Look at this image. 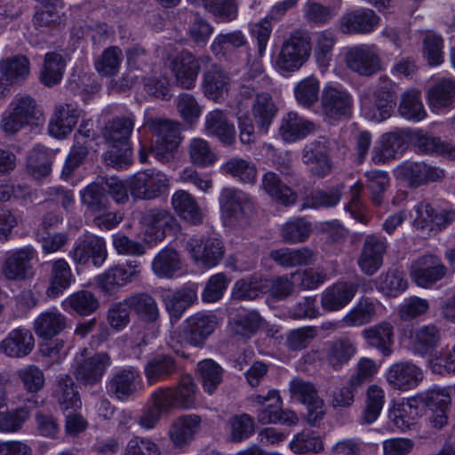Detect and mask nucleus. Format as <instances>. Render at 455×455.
Listing matches in <instances>:
<instances>
[{"label": "nucleus", "instance_id": "58836bf2", "mask_svg": "<svg viewBox=\"0 0 455 455\" xmlns=\"http://www.w3.org/2000/svg\"><path fill=\"white\" fill-rule=\"evenodd\" d=\"M172 204L178 215L184 220L198 225L203 222V213L191 194L185 190L176 191L172 197Z\"/></svg>", "mask_w": 455, "mask_h": 455}, {"label": "nucleus", "instance_id": "69168bd1", "mask_svg": "<svg viewBox=\"0 0 455 455\" xmlns=\"http://www.w3.org/2000/svg\"><path fill=\"white\" fill-rule=\"evenodd\" d=\"M178 408L190 409L196 399L197 387L190 375H183L178 385L172 387Z\"/></svg>", "mask_w": 455, "mask_h": 455}, {"label": "nucleus", "instance_id": "338daca9", "mask_svg": "<svg viewBox=\"0 0 455 455\" xmlns=\"http://www.w3.org/2000/svg\"><path fill=\"white\" fill-rule=\"evenodd\" d=\"M366 187L371 194V200L374 205H380L384 200V194L387 190L390 179L386 172L371 171L366 173Z\"/></svg>", "mask_w": 455, "mask_h": 455}, {"label": "nucleus", "instance_id": "864d4df0", "mask_svg": "<svg viewBox=\"0 0 455 455\" xmlns=\"http://www.w3.org/2000/svg\"><path fill=\"white\" fill-rule=\"evenodd\" d=\"M81 201L92 214L105 212L109 206L105 188L97 183H91L81 191Z\"/></svg>", "mask_w": 455, "mask_h": 455}, {"label": "nucleus", "instance_id": "5701e85b", "mask_svg": "<svg viewBox=\"0 0 455 455\" xmlns=\"http://www.w3.org/2000/svg\"><path fill=\"white\" fill-rule=\"evenodd\" d=\"M441 340L442 331L434 323L418 326L410 331L411 349L421 355H431L440 346Z\"/></svg>", "mask_w": 455, "mask_h": 455}, {"label": "nucleus", "instance_id": "473e14b6", "mask_svg": "<svg viewBox=\"0 0 455 455\" xmlns=\"http://www.w3.org/2000/svg\"><path fill=\"white\" fill-rule=\"evenodd\" d=\"M205 131L217 137L224 145L230 146L235 141V126L220 109H214L206 115Z\"/></svg>", "mask_w": 455, "mask_h": 455}, {"label": "nucleus", "instance_id": "dca6fc26", "mask_svg": "<svg viewBox=\"0 0 455 455\" xmlns=\"http://www.w3.org/2000/svg\"><path fill=\"white\" fill-rule=\"evenodd\" d=\"M408 132L404 130H394L380 136L371 153L375 164H385L400 156L406 149Z\"/></svg>", "mask_w": 455, "mask_h": 455}, {"label": "nucleus", "instance_id": "b1692460", "mask_svg": "<svg viewBox=\"0 0 455 455\" xmlns=\"http://www.w3.org/2000/svg\"><path fill=\"white\" fill-rule=\"evenodd\" d=\"M379 19L371 9L346 12L340 19L339 28L344 34H368L379 24Z\"/></svg>", "mask_w": 455, "mask_h": 455}, {"label": "nucleus", "instance_id": "c756f323", "mask_svg": "<svg viewBox=\"0 0 455 455\" xmlns=\"http://www.w3.org/2000/svg\"><path fill=\"white\" fill-rule=\"evenodd\" d=\"M34 337L28 329L18 328L12 330L2 340L0 351L9 357L20 358L28 355L34 348Z\"/></svg>", "mask_w": 455, "mask_h": 455}, {"label": "nucleus", "instance_id": "052dcab7", "mask_svg": "<svg viewBox=\"0 0 455 455\" xmlns=\"http://www.w3.org/2000/svg\"><path fill=\"white\" fill-rule=\"evenodd\" d=\"M64 305L80 315H89L99 308L100 302L92 292L81 290L67 298Z\"/></svg>", "mask_w": 455, "mask_h": 455}, {"label": "nucleus", "instance_id": "09e8293b", "mask_svg": "<svg viewBox=\"0 0 455 455\" xmlns=\"http://www.w3.org/2000/svg\"><path fill=\"white\" fill-rule=\"evenodd\" d=\"M262 187L270 196L285 206L294 204L297 200L296 193L283 184L274 172H267L264 175Z\"/></svg>", "mask_w": 455, "mask_h": 455}, {"label": "nucleus", "instance_id": "7c9ffc66", "mask_svg": "<svg viewBox=\"0 0 455 455\" xmlns=\"http://www.w3.org/2000/svg\"><path fill=\"white\" fill-rule=\"evenodd\" d=\"M80 114L81 111L71 103L56 105L54 120L49 124V132L56 138H65L76 124Z\"/></svg>", "mask_w": 455, "mask_h": 455}, {"label": "nucleus", "instance_id": "e433bc0d", "mask_svg": "<svg viewBox=\"0 0 455 455\" xmlns=\"http://www.w3.org/2000/svg\"><path fill=\"white\" fill-rule=\"evenodd\" d=\"M67 327V317L58 310H48L41 313L34 323L36 335L50 339L60 333Z\"/></svg>", "mask_w": 455, "mask_h": 455}, {"label": "nucleus", "instance_id": "f257e3e1", "mask_svg": "<svg viewBox=\"0 0 455 455\" xmlns=\"http://www.w3.org/2000/svg\"><path fill=\"white\" fill-rule=\"evenodd\" d=\"M395 100V84L388 78L381 77L374 92L361 94V114L369 121L383 122L391 116Z\"/></svg>", "mask_w": 455, "mask_h": 455}, {"label": "nucleus", "instance_id": "412c9836", "mask_svg": "<svg viewBox=\"0 0 455 455\" xmlns=\"http://www.w3.org/2000/svg\"><path fill=\"white\" fill-rule=\"evenodd\" d=\"M387 381L395 389L406 391L416 387L423 379V372L409 362L392 364L387 371Z\"/></svg>", "mask_w": 455, "mask_h": 455}, {"label": "nucleus", "instance_id": "aec40b11", "mask_svg": "<svg viewBox=\"0 0 455 455\" xmlns=\"http://www.w3.org/2000/svg\"><path fill=\"white\" fill-rule=\"evenodd\" d=\"M395 173L397 177L406 180L411 186H420L427 182L440 180L444 172L443 170L433 167L425 163L404 162L400 164Z\"/></svg>", "mask_w": 455, "mask_h": 455}, {"label": "nucleus", "instance_id": "de8ad7c7", "mask_svg": "<svg viewBox=\"0 0 455 455\" xmlns=\"http://www.w3.org/2000/svg\"><path fill=\"white\" fill-rule=\"evenodd\" d=\"M454 99L455 82L451 79L440 80L428 91L429 105L435 112L451 106Z\"/></svg>", "mask_w": 455, "mask_h": 455}, {"label": "nucleus", "instance_id": "72a5a7b5", "mask_svg": "<svg viewBox=\"0 0 455 455\" xmlns=\"http://www.w3.org/2000/svg\"><path fill=\"white\" fill-rule=\"evenodd\" d=\"M362 334L368 345L379 350L384 356L391 355L394 327L390 323L381 322L363 330Z\"/></svg>", "mask_w": 455, "mask_h": 455}, {"label": "nucleus", "instance_id": "4be33fe9", "mask_svg": "<svg viewBox=\"0 0 455 455\" xmlns=\"http://www.w3.org/2000/svg\"><path fill=\"white\" fill-rule=\"evenodd\" d=\"M135 124L132 113L116 116L107 122L102 129V136L111 148H124L128 145Z\"/></svg>", "mask_w": 455, "mask_h": 455}, {"label": "nucleus", "instance_id": "2f4dec72", "mask_svg": "<svg viewBox=\"0 0 455 455\" xmlns=\"http://www.w3.org/2000/svg\"><path fill=\"white\" fill-rule=\"evenodd\" d=\"M315 124L298 113L291 111L285 115L279 127V133L282 139L287 142H294L302 140L308 134L314 132Z\"/></svg>", "mask_w": 455, "mask_h": 455}, {"label": "nucleus", "instance_id": "c9c22d12", "mask_svg": "<svg viewBox=\"0 0 455 455\" xmlns=\"http://www.w3.org/2000/svg\"><path fill=\"white\" fill-rule=\"evenodd\" d=\"M52 395L62 411L76 410L81 406L79 393L72 378L68 374L57 377Z\"/></svg>", "mask_w": 455, "mask_h": 455}, {"label": "nucleus", "instance_id": "3c124183", "mask_svg": "<svg viewBox=\"0 0 455 455\" xmlns=\"http://www.w3.org/2000/svg\"><path fill=\"white\" fill-rule=\"evenodd\" d=\"M123 59V51L118 46H109L95 60L94 67L100 76H114L119 72Z\"/></svg>", "mask_w": 455, "mask_h": 455}, {"label": "nucleus", "instance_id": "774afa93", "mask_svg": "<svg viewBox=\"0 0 455 455\" xmlns=\"http://www.w3.org/2000/svg\"><path fill=\"white\" fill-rule=\"evenodd\" d=\"M289 391L292 399L304 405L321 398L315 386L299 377H295L290 381Z\"/></svg>", "mask_w": 455, "mask_h": 455}, {"label": "nucleus", "instance_id": "a18cd8bd", "mask_svg": "<svg viewBox=\"0 0 455 455\" xmlns=\"http://www.w3.org/2000/svg\"><path fill=\"white\" fill-rule=\"evenodd\" d=\"M180 268V255L171 247L161 250L152 261V269L158 277L172 278Z\"/></svg>", "mask_w": 455, "mask_h": 455}, {"label": "nucleus", "instance_id": "79ce46f5", "mask_svg": "<svg viewBox=\"0 0 455 455\" xmlns=\"http://www.w3.org/2000/svg\"><path fill=\"white\" fill-rule=\"evenodd\" d=\"M54 152L44 146H36L28 154L27 168L35 179L48 176L52 171Z\"/></svg>", "mask_w": 455, "mask_h": 455}, {"label": "nucleus", "instance_id": "1a4fd4ad", "mask_svg": "<svg viewBox=\"0 0 455 455\" xmlns=\"http://www.w3.org/2000/svg\"><path fill=\"white\" fill-rule=\"evenodd\" d=\"M140 223L145 228V236L149 243L162 242L168 234L179 229V223L173 214L163 208H150L141 216Z\"/></svg>", "mask_w": 455, "mask_h": 455}, {"label": "nucleus", "instance_id": "680f3d73", "mask_svg": "<svg viewBox=\"0 0 455 455\" xmlns=\"http://www.w3.org/2000/svg\"><path fill=\"white\" fill-rule=\"evenodd\" d=\"M188 155L193 164L199 167H207L217 161V156L208 141L201 138H195L188 145Z\"/></svg>", "mask_w": 455, "mask_h": 455}, {"label": "nucleus", "instance_id": "f8f14e48", "mask_svg": "<svg viewBox=\"0 0 455 455\" xmlns=\"http://www.w3.org/2000/svg\"><path fill=\"white\" fill-rule=\"evenodd\" d=\"M186 249L195 262L204 267L217 266L224 254L222 242L212 236L190 237L186 242Z\"/></svg>", "mask_w": 455, "mask_h": 455}, {"label": "nucleus", "instance_id": "0eeeda50", "mask_svg": "<svg viewBox=\"0 0 455 455\" xmlns=\"http://www.w3.org/2000/svg\"><path fill=\"white\" fill-rule=\"evenodd\" d=\"M354 99L347 90L332 85L325 86L321 95V112L331 121L348 119L352 116Z\"/></svg>", "mask_w": 455, "mask_h": 455}, {"label": "nucleus", "instance_id": "7ed1b4c3", "mask_svg": "<svg viewBox=\"0 0 455 455\" xmlns=\"http://www.w3.org/2000/svg\"><path fill=\"white\" fill-rule=\"evenodd\" d=\"M308 35L295 31L283 41L276 57L275 67L281 72L294 73L308 60L311 55Z\"/></svg>", "mask_w": 455, "mask_h": 455}, {"label": "nucleus", "instance_id": "f704fd0d", "mask_svg": "<svg viewBox=\"0 0 455 455\" xmlns=\"http://www.w3.org/2000/svg\"><path fill=\"white\" fill-rule=\"evenodd\" d=\"M230 77L220 66L212 65L204 73L203 90L205 97L217 101L228 92Z\"/></svg>", "mask_w": 455, "mask_h": 455}, {"label": "nucleus", "instance_id": "49530a36", "mask_svg": "<svg viewBox=\"0 0 455 455\" xmlns=\"http://www.w3.org/2000/svg\"><path fill=\"white\" fill-rule=\"evenodd\" d=\"M130 309L142 320L156 322L159 317V309L156 299L147 293H137L125 299Z\"/></svg>", "mask_w": 455, "mask_h": 455}, {"label": "nucleus", "instance_id": "9d476101", "mask_svg": "<svg viewBox=\"0 0 455 455\" xmlns=\"http://www.w3.org/2000/svg\"><path fill=\"white\" fill-rule=\"evenodd\" d=\"M447 272L448 268L441 258L433 253L419 256L410 267L411 279L422 288H429L441 281Z\"/></svg>", "mask_w": 455, "mask_h": 455}, {"label": "nucleus", "instance_id": "bb28decb", "mask_svg": "<svg viewBox=\"0 0 455 455\" xmlns=\"http://www.w3.org/2000/svg\"><path fill=\"white\" fill-rule=\"evenodd\" d=\"M328 140L325 138L305 146L302 152V161L309 165L311 172L317 177H323L331 171V165L327 157Z\"/></svg>", "mask_w": 455, "mask_h": 455}, {"label": "nucleus", "instance_id": "5fc2aeb1", "mask_svg": "<svg viewBox=\"0 0 455 455\" xmlns=\"http://www.w3.org/2000/svg\"><path fill=\"white\" fill-rule=\"evenodd\" d=\"M398 112L403 117L408 120H423L427 113L421 101L420 92L416 90H408L405 92L402 95Z\"/></svg>", "mask_w": 455, "mask_h": 455}, {"label": "nucleus", "instance_id": "4c0bfd02", "mask_svg": "<svg viewBox=\"0 0 455 455\" xmlns=\"http://www.w3.org/2000/svg\"><path fill=\"white\" fill-rule=\"evenodd\" d=\"M30 63L24 55H15L0 61L1 79L6 84H20L29 75Z\"/></svg>", "mask_w": 455, "mask_h": 455}, {"label": "nucleus", "instance_id": "9b49d317", "mask_svg": "<svg viewBox=\"0 0 455 455\" xmlns=\"http://www.w3.org/2000/svg\"><path fill=\"white\" fill-rule=\"evenodd\" d=\"M222 217L228 226L247 225L251 204L247 196L239 190L224 188L220 196Z\"/></svg>", "mask_w": 455, "mask_h": 455}, {"label": "nucleus", "instance_id": "6ab92c4d", "mask_svg": "<svg viewBox=\"0 0 455 455\" xmlns=\"http://www.w3.org/2000/svg\"><path fill=\"white\" fill-rule=\"evenodd\" d=\"M386 251L387 242L384 238L366 236L357 259L361 271L367 275L375 274L383 264Z\"/></svg>", "mask_w": 455, "mask_h": 455}, {"label": "nucleus", "instance_id": "a19ab883", "mask_svg": "<svg viewBox=\"0 0 455 455\" xmlns=\"http://www.w3.org/2000/svg\"><path fill=\"white\" fill-rule=\"evenodd\" d=\"M269 257L282 267H292L313 262L315 252L307 247L299 249L281 248L270 251Z\"/></svg>", "mask_w": 455, "mask_h": 455}, {"label": "nucleus", "instance_id": "4468645a", "mask_svg": "<svg viewBox=\"0 0 455 455\" xmlns=\"http://www.w3.org/2000/svg\"><path fill=\"white\" fill-rule=\"evenodd\" d=\"M112 364L110 355L106 352L77 361L74 368V377L83 386H95L101 382L108 368Z\"/></svg>", "mask_w": 455, "mask_h": 455}, {"label": "nucleus", "instance_id": "13d9d810", "mask_svg": "<svg viewBox=\"0 0 455 455\" xmlns=\"http://www.w3.org/2000/svg\"><path fill=\"white\" fill-rule=\"evenodd\" d=\"M319 92L320 82L314 76L303 78L294 87L295 99L304 108H310L318 101Z\"/></svg>", "mask_w": 455, "mask_h": 455}, {"label": "nucleus", "instance_id": "6e6d98bb", "mask_svg": "<svg viewBox=\"0 0 455 455\" xmlns=\"http://www.w3.org/2000/svg\"><path fill=\"white\" fill-rule=\"evenodd\" d=\"M281 407V397L276 390H270L267 395H258V421L276 423V415Z\"/></svg>", "mask_w": 455, "mask_h": 455}, {"label": "nucleus", "instance_id": "f3484780", "mask_svg": "<svg viewBox=\"0 0 455 455\" xmlns=\"http://www.w3.org/2000/svg\"><path fill=\"white\" fill-rule=\"evenodd\" d=\"M218 325L215 315L196 313L186 320L182 331L183 339L191 346L202 347Z\"/></svg>", "mask_w": 455, "mask_h": 455}, {"label": "nucleus", "instance_id": "37998d69", "mask_svg": "<svg viewBox=\"0 0 455 455\" xmlns=\"http://www.w3.org/2000/svg\"><path fill=\"white\" fill-rule=\"evenodd\" d=\"M73 280L71 268L64 259L51 263V284L47 289L49 297H58L69 287Z\"/></svg>", "mask_w": 455, "mask_h": 455}, {"label": "nucleus", "instance_id": "a211bd4d", "mask_svg": "<svg viewBox=\"0 0 455 455\" xmlns=\"http://www.w3.org/2000/svg\"><path fill=\"white\" fill-rule=\"evenodd\" d=\"M347 67L361 76H371L381 68L375 46L361 44L349 49L346 54Z\"/></svg>", "mask_w": 455, "mask_h": 455}, {"label": "nucleus", "instance_id": "c85d7f7f", "mask_svg": "<svg viewBox=\"0 0 455 455\" xmlns=\"http://www.w3.org/2000/svg\"><path fill=\"white\" fill-rule=\"evenodd\" d=\"M201 417L196 414L177 418L170 426L168 435L175 447H184L190 443L201 426Z\"/></svg>", "mask_w": 455, "mask_h": 455}, {"label": "nucleus", "instance_id": "393cba45", "mask_svg": "<svg viewBox=\"0 0 455 455\" xmlns=\"http://www.w3.org/2000/svg\"><path fill=\"white\" fill-rule=\"evenodd\" d=\"M178 369L175 357L168 354H158L147 361L144 375L148 385H155L172 378Z\"/></svg>", "mask_w": 455, "mask_h": 455}, {"label": "nucleus", "instance_id": "bf43d9fd", "mask_svg": "<svg viewBox=\"0 0 455 455\" xmlns=\"http://www.w3.org/2000/svg\"><path fill=\"white\" fill-rule=\"evenodd\" d=\"M311 232L310 222L304 218H295L283 225L281 236L286 243H299L306 241Z\"/></svg>", "mask_w": 455, "mask_h": 455}, {"label": "nucleus", "instance_id": "ddd939ff", "mask_svg": "<svg viewBox=\"0 0 455 455\" xmlns=\"http://www.w3.org/2000/svg\"><path fill=\"white\" fill-rule=\"evenodd\" d=\"M107 255L104 239L91 233H85L78 237L73 250L69 252L75 263L85 265L92 260L96 267L103 264Z\"/></svg>", "mask_w": 455, "mask_h": 455}, {"label": "nucleus", "instance_id": "f03ea898", "mask_svg": "<svg viewBox=\"0 0 455 455\" xmlns=\"http://www.w3.org/2000/svg\"><path fill=\"white\" fill-rule=\"evenodd\" d=\"M144 125L155 135L156 140L150 153L162 161H169L171 154L179 147L180 136V124L163 117H148Z\"/></svg>", "mask_w": 455, "mask_h": 455}, {"label": "nucleus", "instance_id": "cd10ccee", "mask_svg": "<svg viewBox=\"0 0 455 455\" xmlns=\"http://www.w3.org/2000/svg\"><path fill=\"white\" fill-rule=\"evenodd\" d=\"M358 285L352 282H339L327 288L322 294L321 305L325 311H337L346 307L357 292Z\"/></svg>", "mask_w": 455, "mask_h": 455}, {"label": "nucleus", "instance_id": "20e7f679", "mask_svg": "<svg viewBox=\"0 0 455 455\" xmlns=\"http://www.w3.org/2000/svg\"><path fill=\"white\" fill-rule=\"evenodd\" d=\"M41 116L36 100L28 95L17 96L4 114L0 127L7 135H13Z\"/></svg>", "mask_w": 455, "mask_h": 455}, {"label": "nucleus", "instance_id": "8fccbe9b", "mask_svg": "<svg viewBox=\"0 0 455 455\" xmlns=\"http://www.w3.org/2000/svg\"><path fill=\"white\" fill-rule=\"evenodd\" d=\"M376 315V305L369 298H362L355 306L342 318L345 326H360L370 323Z\"/></svg>", "mask_w": 455, "mask_h": 455}, {"label": "nucleus", "instance_id": "c03bdc74", "mask_svg": "<svg viewBox=\"0 0 455 455\" xmlns=\"http://www.w3.org/2000/svg\"><path fill=\"white\" fill-rule=\"evenodd\" d=\"M66 60L60 53L52 52L44 56V65L40 72V81L47 87L58 84L63 76Z\"/></svg>", "mask_w": 455, "mask_h": 455}, {"label": "nucleus", "instance_id": "0e129e2a", "mask_svg": "<svg viewBox=\"0 0 455 455\" xmlns=\"http://www.w3.org/2000/svg\"><path fill=\"white\" fill-rule=\"evenodd\" d=\"M197 370L202 379L203 387L205 392L212 395L217 387L222 382L223 370L212 359L201 361Z\"/></svg>", "mask_w": 455, "mask_h": 455}, {"label": "nucleus", "instance_id": "39448f33", "mask_svg": "<svg viewBox=\"0 0 455 455\" xmlns=\"http://www.w3.org/2000/svg\"><path fill=\"white\" fill-rule=\"evenodd\" d=\"M209 60L208 56L196 58L188 51H182L170 58L168 68L174 77V84L184 90L194 89L201 70V63H206Z\"/></svg>", "mask_w": 455, "mask_h": 455}, {"label": "nucleus", "instance_id": "6e6552de", "mask_svg": "<svg viewBox=\"0 0 455 455\" xmlns=\"http://www.w3.org/2000/svg\"><path fill=\"white\" fill-rule=\"evenodd\" d=\"M37 253L31 245L6 252L1 267L3 275L9 281H24L34 275L33 260Z\"/></svg>", "mask_w": 455, "mask_h": 455}, {"label": "nucleus", "instance_id": "a878e982", "mask_svg": "<svg viewBox=\"0 0 455 455\" xmlns=\"http://www.w3.org/2000/svg\"><path fill=\"white\" fill-rule=\"evenodd\" d=\"M197 299V285L189 283L165 295L164 306L171 320L178 321Z\"/></svg>", "mask_w": 455, "mask_h": 455}, {"label": "nucleus", "instance_id": "423d86ee", "mask_svg": "<svg viewBox=\"0 0 455 455\" xmlns=\"http://www.w3.org/2000/svg\"><path fill=\"white\" fill-rule=\"evenodd\" d=\"M128 187L133 198L153 200L164 194L169 187L168 177L160 171L139 172L128 180Z\"/></svg>", "mask_w": 455, "mask_h": 455}, {"label": "nucleus", "instance_id": "2eb2a0df", "mask_svg": "<svg viewBox=\"0 0 455 455\" xmlns=\"http://www.w3.org/2000/svg\"><path fill=\"white\" fill-rule=\"evenodd\" d=\"M140 385L141 377L139 370L128 366L115 371L107 381L106 387L110 396L124 402L140 390Z\"/></svg>", "mask_w": 455, "mask_h": 455}, {"label": "nucleus", "instance_id": "603ef678", "mask_svg": "<svg viewBox=\"0 0 455 455\" xmlns=\"http://www.w3.org/2000/svg\"><path fill=\"white\" fill-rule=\"evenodd\" d=\"M228 440L231 443H241L254 434L255 425L251 416L246 413L231 416L227 423Z\"/></svg>", "mask_w": 455, "mask_h": 455}, {"label": "nucleus", "instance_id": "e2e57ef3", "mask_svg": "<svg viewBox=\"0 0 455 455\" xmlns=\"http://www.w3.org/2000/svg\"><path fill=\"white\" fill-rule=\"evenodd\" d=\"M384 403V390L377 385H371L366 391V405L362 416L363 422L365 424L374 422L379 416Z\"/></svg>", "mask_w": 455, "mask_h": 455}, {"label": "nucleus", "instance_id": "ea45409f", "mask_svg": "<svg viewBox=\"0 0 455 455\" xmlns=\"http://www.w3.org/2000/svg\"><path fill=\"white\" fill-rule=\"evenodd\" d=\"M356 353L355 342L348 338H340L331 342L326 348V362L335 371L339 370Z\"/></svg>", "mask_w": 455, "mask_h": 455}, {"label": "nucleus", "instance_id": "4d7b16f0", "mask_svg": "<svg viewBox=\"0 0 455 455\" xmlns=\"http://www.w3.org/2000/svg\"><path fill=\"white\" fill-rule=\"evenodd\" d=\"M336 4L326 6L323 3L315 0H307L304 5V18L309 23L324 25L337 15L338 0Z\"/></svg>", "mask_w": 455, "mask_h": 455}]
</instances>
